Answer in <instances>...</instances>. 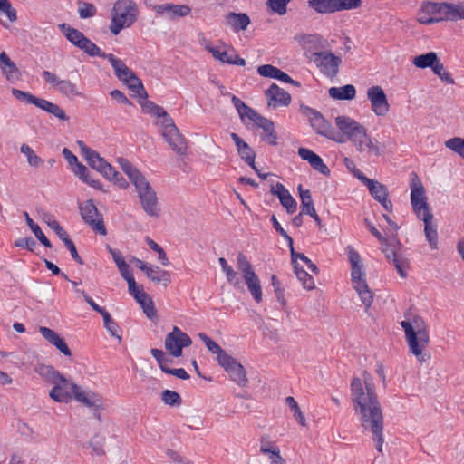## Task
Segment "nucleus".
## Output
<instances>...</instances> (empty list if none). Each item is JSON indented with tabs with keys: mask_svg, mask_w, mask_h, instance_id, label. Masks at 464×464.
<instances>
[{
	"mask_svg": "<svg viewBox=\"0 0 464 464\" xmlns=\"http://www.w3.org/2000/svg\"><path fill=\"white\" fill-rule=\"evenodd\" d=\"M351 400L362 427L372 433L376 450L382 452L384 442L383 417L373 380L366 371L362 373V380L358 377L353 378Z\"/></svg>",
	"mask_w": 464,
	"mask_h": 464,
	"instance_id": "nucleus-1",
	"label": "nucleus"
},
{
	"mask_svg": "<svg viewBox=\"0 0 464 464\" xmlns=\"http://www.w3.org/2000/svg\"><path fill=\"white\" fill-rule=\"evenodd\" d=\"M52 384L53 387L50 391L49 396L56 402L66 403L74 399L88 408L100 409L102 407L100 395L90 390L82 389L81 386L61 373Z\"/></svg>",
	"mask_w": 464,
	"mask_h": 464,
	"instance_id": "nucleus-2",
	"label": "nucleus"
},
{
	"mask_svg": "<svg viewBox=\"0 0 464 464\" xmlns=\"http://www.w3.org/2000/svg\"><path fill=\"white\" fill-rule=\"evenodd\" d=\"M118 163L135 186L142 209L150 217H159L160 208L155 190L145 177L128 160L120 158Z\"/></svg>",
	"mask_w": 464,
	"mask_h": 464,
	"instance_id": "nucleus-3",
	"label": "nucleus"
},
{
	"mask_svg": "<svg viewBox=\"0 0 464 464\" xmlns=\"http://www.w3.org/2000/svg\"><path fill=\"white\" fill-rule=\"evenodd\" d=\"M401 324L405 332L410 351L420 362H424L426 355L422 353V351L429 343V334L424 321L417 317L412 323L402 321Z\"/></svg>",
	"mask_w": 464,
	"mask_h": 464,
	"instance_id": "nucleus-4",
	"label": "nucleus"
},
{
	"mask_svg": "<svg viewBox=\"0 0 464 464\" xmlns=\"http://www.w3.org/2000/svg\"><path fill=\"white\" fill-rule=\"evenodd\" d=\"M111 32L117 35L125 28L130 27L137 17V5L132 0H118L112 9Z\"/></svg>",
	"mask_w": 464,
	"mask_h": 464,
	"instance_id": "nucleus-5",
	"label": "nucleus"
},
{
	"mask_svg": "<svg viewBox=\"0 0 464 464\" xmlns=\"http://www.w3.org/2000/svg\"><path fill=\"white\" fill-rule=\"evenodd\" d=\"M156 117L158 118L156 124L159 125V130L168 144L177 153L184 154L187 148L186 140L175 125L173 119L164 109L163 113Z\"/></svg>",
	"mask_w": 464,
	"mask_h": 464,
	"instance_id": "nucleus-6",
	"label": "nucleus"
},
{
	"mask_svg": "<svg viewBox=\"0 0 464 464\" xmlns=\"http://www.w3.org/2000/svg\"><path fill=\"white\" fill-rule=\"evenodd\" d=\"M300 111L308 119L312 128L317 134L339 143L344 141V139L334 130L332 124L319 111L304 105L300 107Z\"/></svg>",
	"mask_w": 464,
	"mask_h": 464,
	"instance_id": "nucleus-7",
	"label": "nucleus"
},
{
	"mask_svg": "<svg viewBox=\"0 0 464 464\" xmlns=\"http://www.w3.org/2000/svg\"><path fill=\"white\" fill-rule=\"evenodd\" d=\"M362 0H309L308 6L318 14H334L360 7Z\"/></svg>",
	"mask_w": 464,
	"mask_h": 464,
	"instance_id": "nucleus-8",
	"label": "nucleus"
},
{
	"mask_svg": "<svg viewBox=\"0 0 464 464\" xmlns=\"http://www.w3.org/2000/svg\"><path fill=\"white\" fill-rule=\"evenodd\" d=\"M60 30L63 33L66 39L74 46L84 51L90 56H98L102 54V50L90 39H88L82 32L71 27L66 24H59Z\"/></svg>",
	"mask_w": 464,
	"mask_h": 464,
	"instance_id": "nucleus-9",
	"label": "nucleus"
},
{
	"mask_svg": "<svg viewBox=\"0 0 464 464\" xmlns=\"http://www.w3.org/2000/svg\"><path fill=\"white\" fill-rule=\"evenodd\" d=\"M43 77L45 82L61 95L68 99L82 97V93L79 90L77 84L70 80L61 79L56 73L50 71H44Z\"/></svg>",
	"mask_w": 464,
	"mask_h": 464,
	"instance_id": "nucleus-10",
	"label": "nucleus"
},
{
	"mask_svg": "<svg viewBox=\"0 0 464 464\" xmlns=\"http://www.w3.org/2000/svg\"><path fill=\"white\" fill-rule=\"evenodd\" d=\"M310 62L318 68L321 73L333 79L338 74L342 59L332 52L323 50L320 53H314Z\"/></svg>",
	"mask_w": 464,
	"mask_h": 464,
	"instance_id": "nucleus-11",
	"label": "nucleus"
},
{
	"mask_svg": "<svg viewBox=\"0 0 464 464\" xmlns=\"http://www.w3.org/2000/svg\"><path fill=\"white\" fill-rule=\"evenodd\" d=\"M410 188L411 204L417 216L421 218V216L425 215L426 212L430 211L427 203L424 187L415 173H411Z\"/></svg>",
	"mask_w": 464,
	"mask_h": 464,
	"instance_id": "nucleus-12",
	"label": "nucleus"
},
{
	"mask_svg": "<svg viewBox=\"0 0 464 464\" xmlns=\"http://www.w3.org/2000/svg\"><path fill=\"white\" fill-rule=\"evenodd\" d=\"M295 40L304 49L305 56L310 60L314 53H320L328 46V42L320 34H295Z\"/></svg>",
	"mask_w": 464,
	"mask_h": 464,
	"instance_id": "nucleus-13",
	"label": "nucleus"
},
{
	"mask_svg": "<svg viewBox=\"0 0 464 464\" xmlns=\"http://www.w3.org/2000/svg\"><path fill=\"white\" fill-rule=\"evenodd\" d=\"M80 213L86 224L100 235H106L103 218L99 213L92 200H86L79 205Z\"/></svg>",
	"mask_w": 464,
	"mask_h": 464,
	"instance_id": "nucleus-14",
	"label": "nucleus"
},
{
	"mask_svg": "<svg viewBox=\"0 0 464 464\" xmlns=\"http://www.w3.org/2000/svg\"><path fill=\"white\" fill-rule=\"evenodd\" d=\"M351 142L360 153L381 156L384 152V146L372 138L365 127Z\"/></svg>",
	"mask_w": 464,
	"mask_h": 464,
	"instance_id": "nucleus-15",
	"label": "nucleus"
},
{
	"mask_svg": "<svg viewBox=\"0 0 464 464\" xmlns=\"http://www.w3.org/2000/svg\"><path fill=\"white\" fill-rule=\"evenodd\" d=\"M351 276L353 286L361 298V301L366 308L370 307L373 301V295L366 283L362 265L351 267Z\"/></svg>",
	"mask_w": 464,
	"mask_h": 464,
	"instance_id": "nucleus-16",
	"label": "nucleus"
},
{
	"mask_svg": "<svg viewBox=\"0 0 464 464\" xmlns=\"http://www.w3.org/2000/svg\"><path fill=\"white\" fill-rule=\"evenodd\" d=\"M191 343V338L178 326H174L165 339V348L174 357L181 356L182 349L190 346Z\"/></svg>",
	"mask_w": 464,
	"mask_h": 464,
	"instance_id": "nucleus-17",
	"label": "nucleus"
},
{
	"mask_svg": "<svg viewBox=\"0 0 464 464\" xmlns=\"http://www.w3.org/2000/svg\"><path fill=\"white\" fill-rule=\"evenodd\" d=\"M77 145L85 160L92 169L99 171L104 177H109L112 173L111 165L101 157L97 151L86 146L82 140H78Z\"/></svg>",
	"mask_w": 464,
	"mask_h": 464,
	"instance_id": "nucleus-18",
	"label": "nucleus"
},
{
	"mask_svg": "<svg viewBox=\"0 0 464 464\" xmlns=\"http://www.w3.org/2000/svg\"><path fill=\"white\" fill-rule=\"evenodd\" d=\"M204 47L205 50L210 53L215 59L223 63L238 66H244L246 64V61L239 57L232 47H228L223 42H221L218 46H212L208 44Z\"/></svg>",
	"mask_w": 464,
	"mask_h": 464,
	"instance_id": "nucleus-19",
	"label": "nucleus"
},
{
	"mask_svg": "<svg viewBox=\"0 0 464 464\" xmlns=\"http://www.w3.org/2000/svg\"><path fill=\"white\" fill-rule=\"evenodd\" d=\"M417 20L422 24L444 21V3L428 2L424 4L418 12Z\"/></svg>",
	"mask_w": 464,
	"mask_h": 464,
	"instance_id": "nucleus-20",
	"label": "nucleus"
},
{
	"mask_svg": "<svg viewBox=\"0 0 464 464\" xmlns=\"http://www.w3.org/2000/svg\"><path fill=\"white\" fill-rule=\"evenodd\" d=\"M367 98L371 102L372 111L377 116H385L390 105L384 91L380 86H372L367 90Z\"/></svg>",
	"mask_w": 464,
	"mask_h": 464,
	"instance_id": "nucleus-21",
	"label": "nucleus"
},
{
	"mask_svg": "<svg viewBox=\"0 0 464 464\" xmlns=\"http://www.w3.org/2000/svg\"><path fill=\"white\" fill-rule=\"evenodd\" d=\"M219 365L228 373L232 381L239 386H245L247 383L246 373L244 367L231 355L227 359L221 362Z\"/></svg>",
	"mask_w": 464,
	"mask_h": 464,
	"instance_id": "nucleus-22",
	"label": "nucleus"
},
{
	"mask_svg": "<svg viewBox=\"0 0 464 464\" xmlns=\"http://www.w3.org/2000/svg\"><path fill=\"white\" fill-rule=\"evenodd\" d=\"M335 124L346 140L352 141L364 128L360 122L348 116H338Z\"/></svg>",
	"mask_w": 464,
	"mask_h": 464,
	"instance_id": "nucleus-23",
	"label": "nucleus"
},
{
	"mask_svg": "<svg viewBox=\"0 0 464 464\" xmlns=\"http://www.w3.org/2000/svg\"><path fill=\"white\" fill-rule=\"evenodd\" d=\"M268 107L277 108L287 106L291 102L290 94L276 83H273L265 92Z\"/></svg>",
	"mask_w": 464,
	"mask_h": 464,
	"instance_id": "nucleus-24",
	"label": "nucleus"
},
{
	"mask_svg": "<svg viewBox=\"0 0 464 464\" xmlns=\"http://www.w3.org/2000/svg\"><path fill=\"white\" fill-rule=\"evenodd\" d=\"M0 72L3 77L11 83L20 81L22 77L19 68L5 51L0 53Z\"/></svg>",
	"mask_w": 464,
	"mask_h": 464,
	"instance_id": "nucleus-25",
	"label": "nucleus"
},
{
	"mask_svg": "<svg viewBox=\"0 0 464 464\" xmlns=\"http://www.w3.org/2000/svg\"><path fill=\"white\" fill-rule=\"evenodd\" d=\"M130 294L134 299L141 305L143 312L149 318H153L156 315V310L153 305L151 298L147 295L141 285H138L136 281L134 282V287H130L128 285Z\"/></svg>",
	"mask_w": 464,
	"mask_h": 464,
	"instance_id": "nucleus-26",
	"label": "nucleus"
},
{
	"mask_svg": "<svg viewBox=\"0 0 464 464\" xmlns=\"http://www.w3.org/2000/svg\"><path fill=\"white\" fill-rule=\"evenodd\" d=\"M39 333L42 336L52 345H53L57 350H59L64 356L71 357L72 352L69 349L67 343L64 339L61 337L57 333L53 330L46 327L40 326Z\"/></svg>",
	"mask_w": 464,
	"mask_h": 464,
	"instance_id": "nucleus-27",
	"label": "nucleus"
},
{
	"mask_svg": "<svg viewBox=\"0 0 464 464\" xmlns=\"http://www.w3.org/2000/svg\"><path fill=\"white\" fill-rule=\"evenodd\" d=\"M271 193L279 198L280 203L286 208L288 213L293 214L296 210L297 204L295 199L283 184L278 182L273 186L271 188Z\"/></svg>",
	"mask_w": 464,
	"mask_h": 464,
	"instance_id": "nucleus-28",
	"label": "nucleus"
},
{
	"mask_svg": "<svg viewBox=\"0 0 464 464\" xmlns=\"http://www.w3.org/2000/svg\"><path fill=\"white\" fill-rule=\"evenodd\" d=\"M231 139L235 142L237 146V150L241 159L246 161L253 169H256L255 164V157L256 154L254 150L249 147V145L242 140L237 133L232 132L230 134Z\"/></svg>",
	"mask_w": 464,
	"mask_h": 464,
	"instance_id": "nucleus-29",
	"label": "nucleus"
},
{
	"mask_svg": "<svg viewBox=\"0 0 464 464\" xmlns=\"http://www.w3.org/2000/svg\"><path fill=\"white\" fill-rule=\"evenodd\" d=\"M159 14H166L169 19L187 16L190 13V7L186 5L163 4L155 6Z\"/></svg>",
	"mask_w": 464,
	"mask_h": 464,
	"instance_id": "nucleus-30",
	"label": "nucleus"
},
{
	"mask_svg": "<svg viewBox=\"0 0 464 464\" xmlns=\"http://www.w3.org/2000/svg\"><path fill=\"white\" fill-rule=\"evenodd\" d=\"M420 218L424 222V233L430 248L436 249L438 247V233L437 225L433 222V215L430 212H426Z\"/></svg>",
	"mask_w": 464,
	"mask_h": 464,
	"instance_id": "nucleus-31",
	"label": "nucleus"
},
{
	"mask_svg": "<svg viewBox=\"0 0 464 464\" xmlns=\"http://www.w3.org/2000/svg\"><path fill=\"white\" fill-rule=\"evenodd\" d=\"M98 56L107 59L114 71L115 76L121 82L122 80H127V76L130 75L132 72L122 60L117 58L115 55L111 53H105L102 51V54H98Z\"/></svg>",
	"mask_w": 464,
	"mask_h": 464,
	"instance_id": "nucleus-32",
	"label": "nucleus"
},
{
	"mask_svg": "<svg viewBox=\"0 0 464 464\" xmlns=\"http://www.w3.org/2000/svg\"><path fill=\"white\" fill-rule=\"evenodd\" d=\"M257 72L263 77L277 79L284 82H290L298 85V82L292 80L287 73L271 64H265L259 66L257 68Z\"/></svg>",
	"mask_w": 464,
	"mask_h": 464,
	"instance_id": "nucleus-33",
	"label": "nucleus"
},
{
	"mask_svg": "<svg viewBox=\"0 0 464 464\" xmlns=\"http://www.w3.org/2000/svg\"><path fill=\"white\" fill-rule=\"evenodd\" d=\"M226 24L233 31H244L250 24V18L244 13L230 12L226 15Z\"/></svg>",
	"mask_w": 464,
	"mask_h": 464,
	"instance_id": "nucleus-34",
	"label": "nucleus"
},
{
	"mask_svg": "<svg viewBox=\"0 0 464 464\" xmlns=\"http://www.w3.org/2000/svg\"><path fill=\"white\" fill-rule=\"evenodd\" d=\"M244 277L249 293L256 303L262 301V287L258 276L256 272L246 275Z\"/></svg>",
	"mask_w": 464,
	"mask_h": 464,
	"instance_id": "nucleus-35",
	"label": "nucleus"
},
{
	"mask_svg": "<svg viewBox=\"0 0 464 464\" xmlns=\"http://www.w3.org/2000/svg\"><path fill=\"white\" fill-rule=\"evenodd\" d=\"M37 108L46 111L51 115H53L60 121H69V117L66 115L65 111L58 104L53 103L48 100L41 98L37 104Z\"/></svg>",
	"mask_w": 464,
	"mask_h": 464,
	"instance_id": "nucleus-36",
	"label": "nucleus"
},
{
	"mask_svg": "<svg viewBox=\"0 0 464 464\" xmlns=\"http://www.w3.org/2000/svg\"><path fill=\"white\" fill-rule=\"evenodd\" d=\"M145 274L152 282L164 286H168L171 282L169 273L156 266L150 265Z\"/></svg>",
	"mask_w": 464,
	"mask_h": 464,
	"instance_id": "nucleus-37",
	"label": "nucleus"
},
{
	"mask_svg": "<svg viewBox=\"0 0 464 464\" xmlns=\"http://www.w3.org/2000/svg\"><path fill=\"white\" fill-rule=\"evenodd\" d=\"M328 93L334 100H352L355 97L356 89L352 84H346L342 87H331Z\"/></svg>",
	"mask_w": 464,
	"mask_h": 464,
	"instance_id": "nucleus-38",
	"label": "nucleus"
},
{
	"mask_svg": "<svg viewBox=\"0 0 464 464\" xmlns=\"http://www.w3.org/2000/svg\"><path fill=\"white\" fill-rule=\"evenodd\" d=\"M198 337L205 343L206 347L214 354H217L218 364L227 359V354L215 341L210 339L203 333L198 334Z\"/></svg>",
	"mask_w": 464,
	"mask_h": 464,
	"instance_id": "nucleus-39",
	"label": "nucleus"
},
{
	"mask_svg": "<svg viewBox=\"0 0 464 464\" xmlns=\"http://www.w3.org/2000/svg\"><path fill=\"white\" fill-rule=\"evenodd\" d=\"M128 88L138 95L140 99H146L148 94L144 89L142 82L138 76L131 72L130 75L127 76V80L121 81Z\"/></svg>",
	"mask_w": 464,
	"mask_h": 464,
	"instance_id": "nucleus-40",
	"label": "nucleus"
},
{
	"mask_svg": "<svg viewBox=\"0 0 464 464\" xmlns=\"http://www.w3.org/2000/svg\"><path fill=\"white\" fill-rule=\"evenodd\" d=\"M260 450L267 456L270 464H285V460L280 454L279 448L272 443L262 444Z\"/></svg>",
	"mask_w": 464,
	"mask_h": 464,
	"instance_id": "nucleus-41",
	"label": "nucleus"
},
{
	"mask_svg": "<svg viewBox=\"0 0 464 464\" xmlns=\"http://www.w3.org/2000/svg\"><path fill=\"white\" fill-rule=\"evenodd\" d=\"M444 18L451 21L464 19V4L444 3Z\"/></svg>",
	"mask_w": 464,
	"mask_h": 464,
	"instance_id": "nucleus-42",
	"label": "nucleus"
},
{
	"mask_svg": "<svg viewBox=\"0 0 464 464\" xmlns=\"http://www.w3.org/2000/svg\"><path fill=\"white\" fill-rule=\"evenodd\" d=\"M297 188L302 202L301 212L305 215L314 214L315 208L314 206V201L310 190L303 189L302 185H299Z\"/></svg>",
	"mask_w": 464,
	"mask_h": 464,
	"instance_id": "nucleus-43",
	"label": "nucleus"
},
{
	"mask_svg": "<svg viewBox=\"0 0 464 464\" xmlns=\"http://www.w3.org/2000/svg\"><path fill=\"white\" fill-rule=\"evenodd\" d=\"M366 186L371 195L378 201L388 198L387 188L375 179H367Z\"/></svg>",
	"mask_w": 464,
	"mask_h": 464,
	"instance_id": "nucleus-44",
	"label": "nucleus"
},
{
	"mask_svg": "<svg viewBox=\"0 0 464 464\" xmlns=\"http://www.w3.org/2000/svg\"><path fill=\"white\" fill-rule=\"evenodd\" d=\"M34 371L46 382L51 384L55 381L60 372L50 365L39 363L35 365Z\"/></svg>",
	"mask_w": 464,
	"mask_h": 464,
	"instance_id": "nucleus-45",
	"label": "nucleus"
},
{
	"mask_svg": "<svg viewBox=\"0 0 464 464\" xmlns=\"http://www.w3.org/2000/svg\"><path fill=\"white\" fill-rule=\"evenodd\" d=\"M27 226L30 227L32 232L34 234L36 238L46 247H51L52 244L50 240L44 236L41 227L34 222L27 212L24 213Z\"/></svg>",
	"mask_w": 464,
	"mask_h": 464,
	"instance_id": "nucleus-46",
	"label": "nucleus"
},
{
	"mask_svg": "<svg viewBox=\"0 0 464 464\" xmlns=\"http://www.w3.org/2000/svg\"><path fill=\"white\" fill-rule=\"evenodd\" d=\"M20 151L26 157L27 162L31 167L39 168L44 164V160L36 155L29 145L23 144Z\"/></svg>",
	"mask_w": 464,
	"mask_h": 464,
	"instance_id": "nucleus-47",
	"label": "nucleus"
},
{
	"mask_svg": "<svg viewBox=\"0 0 464 464\" xmlns=\"http://www.w3.org/2000/svg\"><path fill=\"white\" fill-rule=\"evenodd\" d=\"M438 56L434 52H430L425 54L418 55L414 57L412 63L418 68H427L433 65L434 62H436Z\"/></svg>",
	"mask_w": 464,
	"mask_h": 464,
	"instance_id": "nucleus-48",
	"label": "nucleus"
},
{
	"mask_svg": "<svg viewBox=\"0 0 464 464\" xmlns=\"http://www.w3.org/2000/svg\"><path fill=\"white\" fill-rule=\"evenodd\" d=\"M285 403L290 408L291 411L293 412L294 418L297 420V422L303 426H306V420L304 416L303 412L301 411L298 403L292 396H288L285 398Z\"/></svg>",
	"mask_w": 464,
	"mask_h": 464,
	"instance_id": "nucleus-49",
	"label": "nucleus"
},
{
	"mask_svg": "<svg viewBox=\"0 0 464 464\" xmlns=\"http://www.w3.org/2000/svg\"><path fill=\"white\" fill-rule=\"evenodd\" d=\"M297 279L301 282L303 286L307 290L314 288V281L313 277L301 266H295L294 268Z\"/></svg>",
	"mask_w": 464,
	"mask_h": 464,
	"instance_id": "nucleus-50",
	"label": "nucleus"
},
{
	"mask_svg": "<svg viewBox=\"0 0 464 464\" xmlns=\"http://www.w3.org/2000/svg\"><path fill=\"white\" fill-rule=\"evenodd\" d=\"M12 94L19 101L27 103V104H34L37 107V104L41 98H38L30 92H24L18 89H12Z\"/></svg>",
	"mask_w": 464,
	"mask_h": 464,
	"instance_id": "nucleus-51",
	"label": "nucleus"
},
{
	"mask_svg": "<svg viewBox=\"0 0 464 464\" xmlns=\"http://www.w3.org/2000/svg\"><path fill=\"white\" fill-rule=\"evenodd\" d=\"M105 438L95 436L89 441V446L92 450V453L96 456L102 457L106 454L105 451Z\"/></svg>",
	"mask_w": 464,
	"mask_h": 464,
	"instance_id": "nucleus-52",
	"label": "nucleus"
},
{
	"mask_svg": "<svg viewBox=\"0 0 464 464\" xmlns=\"http://www.w3.org/2000/svg\"><path fill=\"white\" fill-rule=\"evenodd\" d=\"M445 146L464 159V138L449 139Z\"/></svg>",
	"mask_w": 464,
	"mask_h": 464,
	"instance_id": "nucleus-53",
	"label": "nucleus"
},
{
	"mask_svg": "<svg viewBox=\"0 0 464 464\" xmlns=\"http://www.w3.org/2000/svg\"><path fill=\"white\" fill-rule=\"evenodd\" d=\"M162 401L169 406H179L181 404V398L176 392L165 390L161 393Z\"/></svg>",
	"mask_w": 464,
	"mask_h": 464,
	"instance_id": "nucleus-54",
	"label": "nucleus"
},
{
	"mask_svg": "<svg viewBox=\"0 0 464 464\" xmlns=\"http://www.w3.org/2000/svg\"><path fill=\"white\" fill-rule=\"evenodd\" d=\"M237 268L240 270V272L243 274V276L246 275H250L251 273H254V268L251 265V263L248 261L246 256L239 253L237 256Z\"/></svg>",
	"mask_w": 464,
	"mask_h": 464,
	"instance_id": "nucleus-55",
	"label": "nucleus"
},
{
	"mask_svg": "<svg viewBox=\"0 0 464 464\" xmlns=\"http://www.w3.org/2000/svg\"><path fill=\"white\" fill-rule=\"evenodd\" d=\"M0 12L5 14L11 23L17 20L16 10L12 6L9 0H0Z\"/></svg>",
	"mask_w": 464,
	"mask_h": 464,
	"instance_id": "nucleus-56",
	"label": "nucleus"
},
{
	"mask_svg": "<svg viewBox=\"0 0 464 464\" xmlns=\"http://www.w3.org/2000/svg\"><path fill=\"white\" fill-rule=\"evenodd\" d=\"M96 7L94 5L87 2H82L79 5L78 13L82 19H87L96 14Z\"/></svg>",
	"mask_w": 464,
	"mask_h": 464,
	"instance_id": "nucleus-57",
	"label": "nucleus"
},
{
	"mask_svg": "<svg viewBox=\"0 0 464 464\" xmlns=\"http://www.w3.org/2000/svg\"><path fill=\"white\" fill-rule=\"evenodd\" d=\"M152 356L157 360L160 368L164 372L165 369L172 362V360L168 358L164 352L160 349L153 348L150 350Z\"/></svg>",
	"mask_w": 464,
	"mask_h": 464,
	"instance_id": "nucleus-58",
	"label": "nucleus"
},
{
	"mask_svg": "<svg viewBox=\"0 0 464 464\" xmlns=\"http://www.w3.org/2000/svg\"><path fill=\"white\" fill-rule=\"evenodd\" d=\"M290 0H268L267 5L274 12L279 15H283L286 13V5Z\"/></svg>",
	"mask_w": 464,
	"mask_h": 464,
	"instance_id": "nucleus-59",
	"label": "nucleus"
},
{
	"mask_svg": "<svg viewBox=\"0 0 464 464\" xmlns=\"http://www.w3.org/2000/svg\"><path fill=\"white\" fill-rule=\"evenodd\" d=\"M140 103L142 110L145 113L151 114L155 117L157 115H159L160 113H163L164 108L155 104L153 102L144 101V102H140Z\"/></svg>",
	"mask_w": 464,
	"mask_h": 464,
	"instance_id": "nucleus-60",
	"label": "nucleus"
},
{
	"mask_svg": "<svg viewBox=\"0 0 464 464\" xmlns=\"http://www.w3.org/2000/svg\"><path fill=\"white\" fill-rule=\"evenodd\" d=\"M392 264L394 265L399 275L405 278L407 276L406 271L409 268L408 259L398 256L397 258L393 259Z\"/></svg>",
	"mask_w": 464,
	"mask_h": 464,
	"instance_id": "nucleus-61",
	"label": "nucleus"
},
{
	"mask_svg": "<svg viewBox=\"0 0 464 464\" xmlns=\"http://www.w3.org/2000/svg\"><path fill=\"white\" fill-rule=\"evenodd\" d=\"M298 155L301 157L302 160H306L311 167L319 158V156L316 153L306 148H300L298 150Z\"/></svg>",
	"mask_w": 464,
	"mask_h": 464,
	"instance_id": "nucleus-62",
	"label": "nucleus"
},
{
	"mask_svg": "<svg viewBox=\"0 0 464 464\" xmlns=\"http://www.w3.org/2000/svg\"><path fill=\"white\" fill-rule=\"evenodd\" d=\"M121 276L127 281L128 285H130V287H134V282L135 279L133 277V275L130 271V266L127 263L121 264V266H117Z\"/></svg>",
	"mask_w": 464,
	"mask_h": 464,
	"instance_id": "nucleus-63",
	"label": "nucleus"
},
{
	"mask_svg": "<svg viewBox=\"0 0 464 464\" xmlns=\"http://www.w3.org/2000/svg\"><path fill=\"white\" fill-rule=\"evenodd\" d=\"M111 174L109 177H105L107 179L113 181L119 188H126L129 184L127 180L111 167Z\"/></svg>",
	"mask_w": 464,
	"mask_h": 464,
	"instance_id": "nucleus-64",
	"label": "nucleus"
}]
</instances>
